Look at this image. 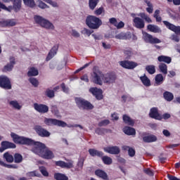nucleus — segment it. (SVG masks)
<instances>
[{
	"instance_id": "a19ab883",
	"label": "nucleus",
	"mask_w": 180,
	"mask_h": 180,
	"mask_svg": "<svg viewBox=\"0 0 180 180\" xmlns=\"http://www.w3.org/2000/svg\"><path fill=\"white\" fill-rule=\"evenodd\" d=\"M36 75H39V70L36 69V68L32 67L30 68V70L27 72L28 77H36Z\"/></svg>"
},
{
	"instance_id": "c756f323",
	"label": "nucleus",
	"mask_w": 180,
	"mask_h": 180,
	"mask_svg": "<svg viewBox=\"0 0 180 180\" xmlns=\"http://www.w3.org/2000/svg\"><path fill=\"white\" fill-rule=\"evenodd\" d=\"M147 29L149 30V32H152L153 33H161L162 32L160 27L151 24L148 25Z\"/></svg>"
},
{
	"instance_id": "ddd939ff",
	"label": "nucleus",
	"mask_w": 180,
	"mask_h": 180,
	"mask_svg": "<svg viewBox=\"0 0 180 180\" xmlns=\"http://www.w3.org/2000/svg\"><path fill=\"white\" fill-rule=\"evenodd\" d=\"M163 23L169 30H171L172 32H174L175 34L180 36V26H176L166 20L163 21Z\"/></svg>"
},
{
	"instance_id": "a211bd4d",
	"label": "nucleus",
	"mask_w": 180,
	"mask_h": 180,
	"mask_svg": "<svg viewBox=\"0 0 180 180\" xmlns=\"http://www.w3.org/2000/svg\"><path fill=\"white\" fill-rule=\"evenodd\" d=\"M1 144V146L0 147V153H4L5 150H8V148H16V144L8 141H3Z\"/></svg>"
},
{
	"instance_id": "72a5a7b5",
	"label": "nucleus",
	"mask_w": 180,
	"mask_h": 180,
	"mask_svg": "<svg viewBox=\"0 0 180 180\" xmlns=\"http://www.w3.org/2000/svg\"><path fill=\"white\" fill-rule=\"evenodd\" d=\"M0 165L1 167H4L5 168H8L9 169H18L19 168V166L18 165H8L5 163V162L0 160Z\"/></svg>"
},
{
	"instance_id": "13d9d810",
	"label": "nucleus",
	"mask_w": 180,
	"mask_h": 180,
	"mask_svg": "<svg viewBox=\"0 0 180 180\" xmlns=\"http://www.w3.org/2000/svg\"><path fill=\"white\" fill-rule=\"evenodd\" d=\"M39 171L44 175V176H49V172H47V169H46V167H40Z\"/></svg>"
},
{
	"instance_id": "1a4fd4ad",
	"label": "nucleus",
	"mask_w": 180,
	"mask_h": 180,
	"mask_svg": "<svg viewBox=\"0 0 180 180\" xmlns=\"http://www.w3.org/2000/svg\"><path fill=\"white\" fill-rule=\"evenodd\" d=\"M116 73L113 72H109L103 75V81H104L105 84H113L116 81Z\"/></svg>"
},
{
	"instance_id": "6e6552de",
	"label": "nucleus",
	"mask_w": 180,
	"mask_h": 180,
	"mask_svg": "<svg viewBox=\"0 0 180 180\" xmlns=\"http://www.w3.org/2000/svg\"><path fill=\"white\" fill-rule=\"evenodd\" d=\"M92 78L94 84H96V85H102V84H103L101 79H103V74L102 72H101V70H94L93 72Z\"/></svg>"
},
{
	"instance_id": "5701e85b",
	"label": "nucleus",
	"mask_w": 180,
	"mask_h": 180,
	"mask_svg": "<svg viewBox=\"0 0 180 180\" xmlns=\"http://www.w3.org/2000/svg\"><path fill=\"white\" fill-rule=\"evenodd\" d=\"M58 47H59V45L56 44L51 48V49L49 52L48 56L46 58V61H50V60H51V58H53V57H54V56L57 54V51H58Z\"/></svg>"
},
{
	"instance_id": "9b49d317",
	"label": "nucleus",
	"mask_w": 180,
	"mask_h": 180,
	"mask_svg": "<svg viewBox=\"0 0 180 180\" xmlns=\"http://www.w3.org/2000/svg\"><path fill=\"white\" fill-rule=\"evenodd\" d=\"M119 64L122 68L126 70H134L139 65L137 63L130 60H121L119 62Z\"/></svg>"
},
{
	"instance_id": "c03bdc74",
	"label": "nucleus",
	"mask_w": 180,
	"mask_h": 180,
	"mask_svg": "<svg viewBox=\"0 0 180 180\" xmlns=\"http://www.w3.org/2000/svg\"><path fill=\"white\" fill-rule=\"evenodd\" d=\"M54 178L56 180H68V176L61 173H56L54 174Z\"/></svg>"
},
{
	"instance_id": "bf43d9fd",
	"label": "nucleus",
	"mask_w": 180,
	"mask_h": 180,
	"mask_svg": "<svg viewBox=\"0 0 180 180\" xmlns=\"http://www.w3.org/2000/svg\"><path fill=\"white\" fill-rule=\"evenodd\" d=\"M84 162H85V158H81L80 159H79V160L77 162V167L79 168H81V169H82V168L84 167Z\"/></svg>"
},
{
	"instance_id": "4468645a",
	"label": "nucleus",
	"mask_w": 180,
	"mask_h": 180,
	"mask_svg": "<svg viewBox=\"0 0 180 180\" xmlns=\"http://www.w3.org/2000/svg\"><path fill=\"white\" fill-rule=\"evenodd\" d=\"M5 4L12 2L14 8V12L18 13L22 8V0H2Z\"/></svg>"
},
{
	"instance_id": "e433bc0d",
	"label": "nucleus",
	"mask_w": 180,
	"mask_h": 180,
	"mask_svg": "<svg viewBox=\"0 0 180 180\" xmlns=\"http://www.w3.org/2000/svg\"><path fill=\"white\" fill-rule=\"evenodd\" d=\"M3 158L6 160V162H10V163L13 162V155L9 153V152H6L3 155Z\"/></svg>"
},
{
	"instance_id": "49530a36",
	"label": "nucleus",
	"mask_w": 180,
	"mask_h": 180,
	"mask_svg": "<svg viewBox=\"0 0 180 180\" xmlns=\"http://www.w3.org/2000/svg\"><path fill=\"white\" fill-rule=\"evenodd\" d=\"M25 5L29 6L30 8H34L36 6V3L34 0H23Z\"/></svg>"
},
{
	"instance_id": "b1692460",
	"label": "nucleus",
	"mask_w": 180,
	"mask_h": 180,
	"mask_svg": "<svg viewBox=\"0 0 180 180\" xmlns=\"http://www.w3.org/2000/svg\"><path fill=\"white\" fill-rule=\"evenodd\" d=\"M109 22L110 25H113L117 29H123L124 27V22L123 21L117 22V20L115 18H110Z\"/></svg>"
},
{
	"instance_id": "774afa93",
	"label": "nucleus",
	"mask_w": 180,
	"mask_h": 180,
	"mask_svg": "<svg viewBox=\"0 0 180 180\" xmlns=\"http://www.w3.org/2000/svg\"><path fill=\"white\" fill-rule=\"evenodd\" d=\"M102 12H103V7H100L94 11V13L97 16H99V15H102Z\"/></svg>"
},
{
	"instance_id": "c85d7f7f",
	"label": "nucleus",
	"mask_w": 180,
	"mask_h": 180,
	"mask_svg": "<svg viewBox=\"0 0 180 180\" xmlns=\"http://www.w3.org/2000/svg\"><path fill=\"white\" fill-rule=\"evenodd\" d=\"M158 61L159 63H165V64H171L172 58L169 56L162 55L158 57Z\"/></svg>"
},
{
	"instance_id": "603ef678",
	"label": "nucleus",
	"mask_w": 180,
	"mask_h": 180,
	"mask_svg": "<svg viewBox=\"0 0 180 180\" xmlns=\"http://www.w3.org/2000/svg\"><path fill=\"white\" fill-rule=\"evenodd\" d=\"M9 105H11V106H13V108H14L15 109H18V110H20V108H22L20 105H19V103H18L16 101H10Z\"/></svg>"
},
{
	"instance_id": "c9c22d12",
	"label": "nucleus",
	"mask_w": 180,
	"mask_h": 180,
	"mask_svg": "<svg viewBox=\"0 0 180 180\" xmlns=\"http://www.w3.org/2000/svg\"><path fill=\"white\" fill-rule=\"evenodd\" d=\"M101 158L103 164H105V165H110L113 162L112 158H110L108 155H105V156L103 155Z\"/></svg>"
},
{
	"instance_id": "f03ea898",
	"label": "nucleus",
	"mask_w": 180,
	"mask_h": 180,
	"mask_svg": "<svg viewBox=\"0 0 180 180\" xmlns=\"http://www.w3.org/2000/svg\"><path fill=\"white\" fill-rule=\"evenodd\" d=\"M86 25L89 29L96 30L102 25V20L95 15H88L86 18Z\"/></svg>"
},
{
	"instance_id": "dca6fc26",
	"label": "nucleus",
	"mask_w": 180,
	"mask_h": 180,
	"mask_svg": "<svg viewBox=\"0 0 180 180\" xmlns=\"http://www.w3.org/2000/svg\"><path fill=\"white\" fill-rule=\"evenodd\" d=\"M39 157H41L44 160H53L54 158V153L46 146Z\"/></svg>"
},
{
	"instance_id": "5fc2aeb1",
	"label": "nucleus",
	"mask_w": 180,
	"mask_h": 180,
	"mask_svg": "<svg viewBox=\"0 0 180 180\" xmlns=\"http://www.w3.org/2000/svg\"><path fill=\"white\" fill-rule=\"evenodd\" d=\"M94 30H88L87 28H84L83 30H82V34H86L88 37L91 36Z\"/></svg>"
},
{
	"instance_id": "0e129e2a",
	"label": "nucleus",
	"mask_w": 180,
	"mask_h": 180,
	"mask_svg": "<svg viewBox=\"0 0 180 180\" xmlns=\"http://www.w3.org/2000/svg\"><path fill=\"white\" fill-rule=\"evenodd\" d=\"M110 123V121H109V120H104L98 123V126L99 127H102L103 126H108Z\"/></svg>"
},
{
	"instance_id": "4d7b16f0",
	"label": "nucleus",
	"mask_w": 180,
	"mask_h": 180,
	"mask_svg": "<svg viewBox=\"0 0 180 180\" xmlns=\"http://www.w3.org/2000/svg\"><path fill=\"white\" fill-rule=\"evenodd\" d=\"M4 25L6 26H16V22L13 21V20H8L4 21Z\"/></svg>"
},
{
	"instance_id": "412c9836",
	"label": "nucleus",
	"mask_w": 180,
	"mask_h": 180,
	"mask_svg": "<svg viewBox=\"0 0 180 180\" xmlns=\"http://www.w3.org/2000/svg\"><path fill=\"white\" fill-rule=\"evenodd\" d=\"M134 26L136 27V29H144L146 24L144 22V20L141 19L140 17H136L133 20Z\"/></svg>"
},
{
	"instance_id": "864d4df0",
	"label": "nucleus",
	"mask_w": 180,
	"mask_h": 180,
	"mask_svg": "<svg viewBox=\"0 0 180 180\" xmlns=\"http://www.w3.org/2000/svg\"><path fill=\"white\" fill-rule=\"evenodd\" d=\"M29 82H30V84H32V85H33V86H34L35 88L39 86V80H37V79L34 78V77H30L29 79Z\"/></svg>"
},
{
	"instance_id": "f3484780",
	"label": "nucleus",
	"mask_w": 180,
	"mask_h": 180,
	"mask_svg": "<svg viewBox=\"0 0 180 180\" xmlns=\"http://www.w3.org/2000/svg\"><path fill=\"white\" fill-rule=\"evenodd\" d=\"M149 117L151 119H155V120H162V117L161 116V115H160V112H158V108H150V112H149Z\"/></svg>"
},
{
	"instance_id": "39448f33",
	"label": "nucleus",
	"mask_w": 180,
	"mask_h": 180,
	"mask_svg": "<svg viewBox=\"0 0 180 180\" xmlns=\"http://www.w3.org/2000/svg\"><path fill=\"white\" fill-rule=\"evenodd\" d=\"M44 123H45L46 126H58V127H67V126H68L65 122L54 118L46 117Z\"/></svg>"
},
{
	"instance_id": "680f3d73",
	"label": "nucleus",
	"mask_w": 180,
	"mask_h": 180,
	"mask_svg": "<svg viewBox=\"0 0 180 180\" xmlns=\"http://www.w3.org/2000/svg\"><path fill=\"white\" fill-rule=\"evenodd\" d=\"M92 64V62L86 63L83 67H81L80 68L77 69L75 72V74H78L80 71H82V70H84V68H86L87 67H89Z\"/></svg>"
},
{
	"instance_id": "ea45409f",
	"label": "nucleus",
	"mask_w": 180,
	"mask_h": 180,
	"mask_svg": "<svg viewBox=\"0 0 180 180\" xmlns=\"http://www.w3.org/2000/svg\"><path fill=\"white\" fill-rule=\"evenodd\" d=\"M156 85H161L164 82V76L162 74H158L155 77Z\"/></svg>"
},
{
	"instance_id": "9d476101",
	"label": "nucleus",
	"mask_w": 180,
	"mask_h": 180,
	"mask_svg": "<svg viewBox=\"0 0 180 180\" xmlns=\"http://www.w3.org/2000/svg\"><path fill=\"white\" fill-rule=\"evenodd\" d=\"M143 39L146 43H150V44H158L161 43V40L158 38L153 37V35L145 32L143 34Z\"/></svg>"
},
{
	"instance_id": "338daca9",
	"label": "nucleus",
	"mask_w": 180,
	"mask_h": 180,
	"mask_svg": "<svg viewBox=\"0 0 180 180\" xmlns=\"http://www.w3.org/2000/svg\"><path fill=\"white\" fill-rule=\"evenodd\" d=\"M39 8L41 9H46V8H49V6L46 4L44 2L39 1L38 4Z\"/></svg>"
},
{
	"instance_id": "cd10ccee",
	"label": "nucleus",
	"mask_w": 180,
	"mask_h": 180,
	"mask_svg": "<svg viewBox=\"0 0 180 180\" xmlns=\"http://www.w3.org/2000/svg\"><path fill=\"white\" fill-rule=\"evenodd\" d=\"M123 132L127 136H136V129L131 127L126 126L123 128Z\"/></svg>"
},
{
	"instance_id": "7ed1b4c3",
	"label": "nucleus",
	"mask_w": 180,
	"mask_h": 180,
	"mask_svg": "<svg viewBox=\"0 0 180 180\" xmlns=\"http://www.w3.org/2000/svg\"><path fill=\"white\" fill-rule=\"evenodd\" d=\"M34 20L35 21V23L39 25L40 26H41V27L52 30L54 29V25H53V23L50 22L49 20L44 18L40 15L34 16Z\"/></svg>"
},
{
	"instance_id": "6ab92c4d",
	"label": "nucleus",
	"mask_w": 180,
	"mask_h": 180,
	"mask_svg": "<svg viewBox=\"0 0 180 180\" xmlns=\"http://www.w3.org/2000/svg\"><path fill=\"white\" fill-rule=\"evenodd\" d=\"M55 164L57 167H60V168H68V169H70V168H74V161L72 160H70L69 162L59 160L55 162Z\"/></svg>"
},
{
	"instance_id": "2eb2a0df",
	"label": "nucleus",
	"mask_w": 180,
	"mask_h": 180,
	"mask_svg": "<svg viewBox=\"0 0 180 180\" xmlns=\"http://www.w3.org/2000/svg\"><path fill=\"white\" fill-rule=\"evenodd\" d=\"M34 109L39 113H47L49 112V106L45 104L34 103Z\"/></svg>"
},
{
	"instance_id": "0eeeda50",
	"label": "nucleus",
	"mask_w": 180,
	"mask_h": 180,
	"mask_svg": "<svg viewBox=\"0 0 180 180\" xmlns=\"http://www.w3.org/2000/svg\"><path fill=\"white\" fill-rule=\"evenodd\" d=\"M34 130L39 137H50L51 133L41 125H35Z\"/></svg>"
},
{
	"instance_id": "6e6d98bb",
	"label": "nucleus",
	"mask_w": 180,
	"mask_h": 180,
	"mask_svg": "<svg viewBox=\"0 0 180 180\" xmlns=\"http://www.w3.org/2000/svg\"><path fill=\"white\" fill-rule=\"evenodd\" d=\"M51 112L55 115V116H58L59 112H58V108L56 107V105H52L51 108Z\"/></svg>"
},
{
	"instance_id": "4c0bfd02",
	"label": "nucleus",
	"mask_w": 180,
	"mask_h": 180,
	"mask_svg": "<svg viewBox=\"0 0 180 180\" xmlns=\"http://www.w3.org/2000/svg\"><path fill=\"white\" fill-rule=\"evenodd\" d=\"M140 79L142 84L145 85V86H150V85H151V82L150 81V79H148V77L146 75L141 76L140 77Z\"/></svg>"
},
{
	"instance_id": "052dcab7",
	"label": "nucleus",
	"mask_w": 180,
	"mask_h": 180,
	"mask_svg": "<svg viewBox=\"0 0 180 180\" xmlns=\"http://www.w3.org/2000/svg\"><path fill=\"white\" fill-rule=\"evenodd\" d=\"M44 2H46V4H49V5H51L53 8H58V4L56 1H53L52 0H43Z\"/></svg>"
},
{
	"instance_id": "423d86ee",
	"label": "nucleus",
	"mask_w": 180,
	"mask_h": 180,
	"mask_svg": "<svg viewBox=\"0 0 180 180\" xmlns=\"http://www.w3.org/2000/svg\"><path fill=\"white\" fill-rule=\"evenodd\" d=\"M0 88L3 89H12V83L8 76H0Z\"/></svg>"
},
{
	"instance_id": "f704fd0d",
	"label": "nucleus",
	"mask_w": 180,
	"mask_h": 180,
	"mask_svg": "<svg viewBox=\"0 0 180 180\" xmlns=\"http://www.w3.org/2000/svg\"><path fill=\"white\" fill-rule=\"evenodd\" d=\"M13 157V162L15 164H20L23 161V156L20 153H15Z\"/></svg>"
},
{
	"instance_id": "aec40b11",
	"label": "nucleus",
	"mask_w": 180,
	"mask_h": 180,
	"mask_svg": "<svg viewBox=\"0 0 180 180\" xmlns=\"http://www.w3.org/2000/svg\"><path fill=\"white\" fill-rule=\"evenodd\" d=\"M105 153H108V154H112L114 155H117L120 154V148L118 146H108L103 148Z\"/></svg>"
},
{
	"instance_id": "3c124183",
	"label": "nucleus",
	"mask_w": 180,
	"mask_h": 180,
	"mask_svg": "<svg viewBox=\"0 0 180 180\" xmlns=\"http://www.w3.org/2000/svg\"><path fill=\"white\" fill-rule=\"evenodd\" d=\"M45 95L46 96H47L48 98H54L55 94H54V91L51 90L50 89H46V91H45Z\"/></svg>"
},
{
	"instance_id": "473e14b6",
	"label": "nucleus",
	"mask_w": 180,
	"mask_h": 180,
	"mask_svg": "<svg viewBox=\"0 0 180 180\" xmlns=\"http://www.w3.org/2000/svg\"><path fill=\"white\" fill-rule=\"evenodd\" d=\"M143 141L144 143H154V141H157V136L155 135H148L143 137Z\"/></svg>"
},
{
	"instance_id": "f8f14e48",
	"label": "nucleus",
	"mask_w": 180,
	"mask_h": 180,
	"mask_svg": "<svg viewBox=\"0 0 180 180\" xmlns=\"http://www.w3.org/2000/svg\"><path fill=\"white\" fill-rule=\"evenodd\" d=\"M89 92L92 94L93 96H95L97 101H102L103 99V91L102 89L97 87H91L89 89Z\"/></svg>"
},
{
	"instance_id": "e2e57ef3",
	"label": "nucleus",
	"mask_w": 180,
	"mask_h": 180,
	"mask_svg": "<svg viewBox=\"0 0 180 180\" xmlns=\"http://www.w3.org/2000/svg\"><path fill=\"white\" fill-rule=\"evenodd\" d=\"M115 39L119 40H124L126 39V34L124 32H120V34L115 35Z\"/></svg>"
},
{
	"instance_id": "8fccbe9b",
	"label": "nucleus",
	"mask_w": 180,
	"mask_h": 180,
	"mask_svg": "<svg viewBox=\"0 0 180 180\" xmlns=\"http://www.w3.org/2000/svg\"><path fill=\"white\" fill-rule=\"evenodd\" d=\"M146 71H148V74L153 75V74H155V66L154 65H148L146 68Z\"/></svg>"
},
{
	"instance_id": "09e8293b",
	"label": "nucleus",
	"mask_w": 180,
	"mask_h": 180,
	"mask_svg": "<svg viewBox=\"0 0 180 180\" xmlns=\"http://www.w3.org/2000/svg\"><path fill=\"white\" fill-rule=\"evenodd\" d=\"M108 132V129L105 128H97L95 131V133L98 134V136H103L105 133Z\"/></svg>"
},
{
	"instance_id": "393cba45",
	"label": "nucleus",
	"mask_w": 180,
	"mask_h": 180,
	"mask_svg": "<svg viewBox=\"0 0 180 180\" xmlns=\"http://www.w3.org/2000/svg\"><path fill=\"white\" fill-rule=\"evenodd\" d=\"M122 120L124 123L128 126H134V123H136L134 120L131 119V117L126 114L122 115Z\"/></svg>"
},
{
	"instance_id": "f257e3e1",
	"label": "nucleus",
	"mask_w": 180,
	"mask_h": 180,
	"mask_svg": "<svg viewBox=\"0 0 180 180\" xmlns=\"http://www.w3.org/2000/svg\"><path fill=\"white\" fill-rule=\"evenodd\" d=\"M11 137L15 144H20V146H32L31 148L32 153L39 155V157L41 154H43V152L47 147L44 143L36 141L30 138L19 136L14 132L11 133Z\"/></svg>"
},
{
	"instance_id": "a18cd8bd",
	"label": "nucleus",
	"mask_w": 180,
	"mask_h": 180,
	"mask_svg": "<svg viewBox=\"0 0 180 180\" xmlns=\"http://www.w3.org/2000/svg\"><path fill=\"white\" fill-rule=\"evenodd\" d=\"M0 8L1 9H4V11H7V12H12V11H15V7H13V6H9L8 7H6V6H5V4H2L1 1Z\"/></svg>"
},
{
	"instance_id": "a878e982",
	"label": "nucleus",
	"mask_w": 180,
	"mask_h": 180,
	"mask_svg": "<svg viewBox=\"0 0 180 180\" xmlns=\"http://www.w3.org/2000/svg\"><path fill=\"white\" fill-rule=\"evenodd\" d=\"M95 175L98 178H101L103 180H109V177L108 176V174L105 172V171L102 169H96L94 172Z\"/></svg>"
},
{
	"instance_id": "4be33fe9",
	"label": "nucleus",
	"mask_w": 180,
	"mask_h": 180,
	"mask_svg": "<svg viewBox=\"0 0 180 180\" xmlns=\"http://www.w3.org/2000/svg\"><path fill=\"white\" fill-rule=\"evenodd\" d=\"M9 61L10 63L4 66V71H12V70H13V67H15V64H16L15 57L11 56L9 58Z\"/></svg>"
},
{
	"instance_id": "7c9ffc66",
	"label": "nucleus",
	"mask_w": 180,
	"mask_h": 180,
	"mask_svg": "<svg viewBox=\"0 0 180 180\" xmlns=\"http://www.w3.org/2000/svg\"><path fill=\"white\" fill-rule=\"evenodd\" d=\"M158 68L160 72H162L163 75H167L168 74V66L164 63H160L159 64Z\"/></svg>"
},
{
	"instance_id": "79ce46f5",
	"label": "nucleus",
	"mask_w": 180,
	"mask_h": 180,
	"mask_svg": "<svg viewBox=\"0 0 180 180\" xmlns=\"http://www.w3.org/2000/svg\"><path fill=\"white\" fill-rule=\"evenodd\" d=\"M164 98L165 101H167V102H171L174 99V94L169 91H165L163 94Z\"/></svg>"
},
{
	"instance_id": "37998d69",
	"label": "nucleus",
	"mask_w": 180,
	"mask_h": 180,
	"mask_svg": "<svg viewBox=\"0 0 180 180\" xmlns=\"http://www.w3.org/2000/svg\"><path fill=\"white\" fill-rule=\"evenodd\" d=\"M98 4H99V0H89V6L91 11H94L98 6Z\"/></svg>"
},
{
	"instance_id": "bb28decb",
	"label": "nucleus",
	"mask_w": 180,
	"mask_h": 180,
	"mask_svg": "<svg viewBox=\"0 0 180 180\" xmlns=\"http://www.w3.org/2000/svg\"><path fill=\"white\" fill-rule=\"evenodd\" d=\"M89 153L91 157H98L99 158H101V157H103L104 155L103 152L98 150L94 148L89 149Z\"/></svg>"
},
{
	"instance_id": "de8ad7c7",
	"label": "nucleus",
	"mask_w": 180,
	"mask_h": 180,
	"mask_svg": "<svg viewBox=\"0 0 180 180\" xmlns=\"http://www.w3.org/2000/svg\"><path fill=\"white\" fill-rule=\"evenodd\" d=\"M124 54L126 60H130L131 56H133V51L131 49H127L124 51Z\"/></svg>"
},
{
	"instance_id": "69168bd1",
	"label": "nucleus",
	"mask_w": 180,
	"mask_h": 180,
	"mask_svg": "<svg viewBox=\"0 0 180 180\" xmlns=\"http://www.w3.org/2000/svg\"><path fill=\"white\" fill-rule=\"evenodd\" d=\"M60 88L62 89V91L65 92V94H68V92H70V89L65 86V83H62L60 84Z\"/></svg>"
},
{
	"instance_id": "58836bf2",
	"label": "nucleus",
	"mask_w": 180,
	"mask_h": 180,
	"mask_svg": "<svg viewBox=\"0 0 180 180\" xmlns=\"http://www.w3.org/2000/svg\"><path fill=\"white\" fill-rule=\"evenodd\" d=\"M143 1L145 2V4H146V5L148 6L146 8V11L148 12V13H153V11H154V7H153L151 1H148V0H143Z\"/></svg>"
},
{
	"instance_id": "20e7f679",
	"label": "nucleus",
	"mask_w": 180,
	"mask_h": 180,
	"mask_svg": "<svg viewBox=\"0 0 180 180\" xmlns=\"http://www.w3.org/2000/svg\"><path fill=\"white\" fill-rule=\"evenodd\" d=\"M75 102L79 109H84L86 110H92L94 109V105L84 98H76Z\"/></svg>"
},
{
	"instance_id": "2f4dec72",
	"label": "nucleus",
	"mask_w": 180,
	"mask_h": 180,
	"mask_svg": "<svg viewBox=\"0 0 180 180\" xmlns=\"http://www.w3.org/2000/svg\"><path fill=\"white\" fill-rule=\"evenodd\" d=\"M122 150H124V151H128L129 157H134V155H136V150L130 146H122Z\"/></svg>"
}]
</instances>
